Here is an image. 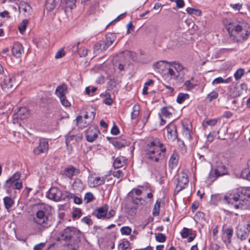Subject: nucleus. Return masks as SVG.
I'll return each instance as SVG.
<instances>
[{
	"mask_svg": "<svg viewBox=\"0 0 250 250\" xmlns=\"http://www.w3.org/2000/svg\"><path fill=\"white\" fill-rule=\"evenodd\" d=\"M121 232L122 234L129 235L131 232V229L129 227H123L121 229Z\"/></svg>",
	"mask_w": 250,
	"mask_h": 250,
	"instance_id": "nucleus-47",
	"label": "nucleus"
},
{
	"mask_svg": "<svg viewBox=\"0 0 250 250\" xmlns=\"http://www.w3.org/2000/svg\"><path fill=\"white\" fill-rule=\"evenodd\" d=\"M65 55L64 50L63 49L61 48L57 52L55 55L56 59H60L62 58Z\"/></svg>",
	"mask_w": 250,
	"mask_h": 250,
	"instance_id": "nucleus-55",
	"label": "nucleus"
},
{
	"mask_svg": "<svg viewBox=\"0 0 250 250\" xmlns=\"http://www.w3.org/2000/svg\"><path fill=\"white\" fill-rule=\"evenodd\" d=\"M94 53L96 55H100L102 53H104L108 48L104 41H100L97 42L94 46Z\"/></svg>",
	"mask_w": 250,
	"mask_h": 250,
	"instance_id": "nucleus-17",
	"label": "nucleus"
},
{
	"mask_svg": "<svg viewBox=\"0 0 250 250\" xmlns=\"http://www.w3.org/2000/svg\"><path fill=\"white\" fill-rule=\"evenodd\" d=\"M20 177L21 174L19 172L15 173L6 181L4 185V188L20 189L22 188V182L20 180Z\"/></svg>",
	"mask_w": 250,
	"mask_h": 250,
	"instance_id": "nucleus-9",
	"label": "nucleus"
},
{
	"mask_svg": "<svg viewBox=\"0 0 250 250\" xmlns=\"http://www.w3.org/2000/svg\"><path fill=\"white\" fill-rule=\"evenodd\" d=\"M223 196L220 194H214L211 196V200L213 202H214L215 203H216L217 202L223 200Z\"/></svg>",
	"mask_w": 250,
	"mask_h": 250,
	"instance_id": "nucleus-52",
	"label": "nucleus"
},
{
	"mask_svg": "<svg viewBox=\"0 0 250 250\" xmlns=\"http://www.w3.org/2000/svg\"><path fill=\"white\" fill-rule=\"evenodd\" d=\"M230 6L234 10H240L242 8V4L240 3H237L234 4H231Z\"/></svg>",
	"mask_w": 250,
	"mask_h": 250,
	"instance_id": "nucleus-62",
	"label": "nucleus"
},
{
	"mask_svg": "<svg viewBox=\"0 0 250 250\" xmlns=\"http://www.w3.org/2000/svg\"><path fill=\"white\" fill-rule=\"evenodd\" d=\"M3 203L5 208L7 210L9 209L14 203L13 199L9 197H5L3 198Z\"/></svg>",
	"mask_w": 250,
	"mask_h": 250,
	"instance_id": "nucleus-32",
	"label": "nucleus"
},
{
	"mask_svg": "<svg viewBox=\"0 0 250 250\" xmlns=\"http://www.w3.org/2000/svg\"><path fill=\"white\" fill-rule=\"evenodd\" d=\"M18 85L16 81L15 76L13 75H5L3 80L0 83L2 89L5 91L14 89Z\"/></svg>",
	"mask_w": 250,
	"mask_h": 250,
	"instance_id": "nucleus-6",
	"label": "nucleus"
},
{
	"mask_svg": "<svg viewBox=\"0 0 250 250\" xmlns=\"http://www.w3.org/2000/svg\"><path fill=\"white\" fill-rule=\"evenodd\" d=\"M220 120L219 119H206L202 122V125L204 129L207 128L208 126H215L217 122Z\"/></svg>",
	"mask_w": 250,
	"mask_h": 250,
	"instance_id": "nucleus-25",
	"label": "nucleus"
},
{
	"mask_svg": "<svg viewBox=\"0 0 250 250\" xmlns=\"http://www.w3.org/2000/svg\"><path fill=\"white\" fill-rule=\"evenodd\" d=\"M79 172V169L70 165L63 170L62 174L63 177L72 179L74 176L77 175Z\"/></svg>",
	"mask_w": 250,
	"mask_h": 250,
	"instance_id": "nucleus-15",
	"label": "nucleus"
},
{
	"mask_svg": "<svg viewBox=\"0 0 250 250\" xmlns=\"http://www.w3.org/2000/svg\"><path fill=\"white\" fill-rule=\"evenodd\" d=\"M189 97V96L188 94L183 93H179L177 98V102L179 104H182L186 100L188 99Z\"/></svg>",
	"mask_w": 250,
	"mask_h": 250,
	"instance_id": "nucleus-37",
	"label": "nucleus"
},
{
	"mask_svg": "<svg viewBox=\"0 0 250 250\" xmlns=\"http://www.w3.org/2000/svg\"><path fill=\"white\" fill-rule=\"evenodd\" d=\"M142 193V190L136 188H133L128 193V197L138 198L137 196Z\"/></svg>",
	"mask_w": 250,
	"mask_h": 250,
	"instance_id": "nucleus-34",
	"label": "nucleus"
},
{
	"mask_svg": "<svg viewBox=\"0 0 250 250\" xmlns=\"http://www.w3.org/2000/svg\"><path fill=\"white\" fill-rule=\"evenodd\" d=\"M103 232V230L101 228H98L97 227H94L93 230V233L94 234H97L98 236Z\"/></svg>",
	"mask_w": 250,
	"mask_h": 250,
	"instance_id": "nucleus-63",
	"label": "nucleus"
},
{
	"mask_svg": "<svg viewBox=\"0 0 250 250\" xmlns=\"http://www.w3.org/2000/svg\"><path fill=\"white\" fill-rule=\"evenodd\" d=\"M245 70L243 68L238 69L234 74V77L236 81L240 80L244 74Z\"/></svg>",
	"mask_w": 250,
	"mask_h": 250,
	"instance_id": "nucleus-42",
	"label": "nucleus"
},
{
	"mask_svg": "<svg viewBox=\"0 0 250 250\" xmlns=\"http://www.w3.org/2000/svg\"><path fill=\"white\" fill-rule=\"evenodd\" d=\"M167 75L169 76L170 78L177 80L180 74L177 73L173 68H169L167 72Z\"/></svg>",
	"mask_w": 250,
	"mask_h": 250,
	"instance_id": "nucleus-38",
	"label": "nucleus"
},
{
	"mask_svg": "<svg viewBox=\"0 0 250 250\" xmlns=\"http://www.w3.org/2000/svg\"><path fill=\"white\" fill-rule=\"evenodd\" d=\"M186 11L189 14H193L197 16L201 15V11L197 9L188 7L187 8Z\"/></svg>",
	"mask_w": 250,
	"mask_h": 250,
	"instance_id": "nucleus-41",
	"label": "nucleus"
},
{
	"mask_svg": "<svg viewBox=\"0 0 250 250\" xmlns=\"http://www.w3.org/2000/svg\"><path fill=\"white\" fill-rule=\"evenodd\" d=\"M184 85L188 90H190L194 88L197 85L190 83V80L186 81L184 83Z\"/></svg>",
	"mask_w": 250,
	"mask_h": 250,
	"instance_id": "nucleus-49",
	"label": "nucleus"
},
{
	"mask_svg": "<svg viewBox=\"0 0 250 250\" xmlns=\"http://www.w3.org/2000/svg\"><path fill=\"white\" fill-rule=\"evenodd\" d=\"M218 96V93L216 91H213L208 95L207 98L209 99V101H211L216 99Z\"/></svg>",
	"mask_w": 250,
	"mask_h": 250,
	"instance_id": "nucleus-48",
	"label": "nucleus"
},
{
	"mask_svg": "<svg viewBox=\"0 0 250 250\" xmlns=\"http://www.w3.org/2000/svg\"><path fill=\"white\" fill-rule=\"evenodd\" d=\"M250 224H248L247 225V229L248 230V232L246 231L244 229H240L237 232V237L240 239L241 240H245L247 238V237L249 236V232L250 230V228H249L250 227Z\"/></svg>",
	"mask_w": 250,
	"mask_h": 250,
	"instance_id": "nucleus-24",
	"label": "nucleus"
},
{
	"mask_svg": "<svg viewBox=\"0 0 250 250\" xmlns=\"http://www.w3.org/2000/svg\"><path fill=\"white\" fill-rule=\"evenodd\" d=\"M174 194H177L185 189L188 183V178L187 173L181 172L178 175Z\"/></svg>",
	"mask_w": 250,
	"mask_h": 250,
	"instance_id": "nucleus-8",
	"label": "nucleus"
},
{
	"mask_svg": "<svg viewBox=\"0 0 250 250\" xmlns=\"http://www.w3.org/2000/svg\"><path fill=\"white\" fill-rule=\"evenodd\" d=\"M173 111V109L169 106V107H164L161 109V113H160L162 117L164 116L165 118H170L172 114Z\"/></svg>",
	"mask_w": 250,
	"mask_h": 250,
	"instance_id": "nucleus-27",
	"label": "nucleus"
},
{
	"mask_svg": "<svg viewBox=\"0 0 250 250\" xmlns=\"http://www.w3.org/2000/svg\"><path fill=\"white\" fill-rule=\"evenodd\" d=\"M106 176L103 177L91 175L88 178V183L90 187H95L104 184Z\"/></svg>",
	"mask_w": 250,
	"mask_h": 250,
	"instance_id": "nucleus-11",
	"label": "nucleus"
},
{
	"mask_svg": "<svg viewBox=\"0 0 250 250\" xmlns=\"http://www.w3.org/2000/svg\"><path fill=\"white\" fill-rule=\"evenodd\" d=\"M45 246V243H41L38 244L36 245L34 248V250H42L43 249V248Z\"/></svg>",
	"mask_w": 250,
	"mask_h": 250,
	"instance_id": "nucleus-61",
	"label": "nucleus"
},
{
	"mask_svg": "<svg viewBox=\"0 0 250 250\" xmlns=\"http://www.w3.org/2000/svg\"><path fill=\"white\" fill-rule=\"evenodd\" d=\"M246 189L243 188L233 189L223 196V202L230 204L235 209H246L249 201L246 198Z\"/></svg>",
	"mask_w": 250,
	"mask_h": 250,
	"instance_id": "nucleus-1",
	"label": "nucleus"
},
{
	"mask_svg": "<svg viewBox=\"0 0 250 250\" xmlns=\"http://www.w3.org/2000/svg\"><path fill=\"white\" fill-rule=\"evenodd\" d=\"M160 203L157 201L153 208V214L154 216H157L159 214Z\"/></svg>",
	"mask_w": 250,
	"mask_h": 250,
	"instance_id": "nucleus-51",
	"label": "nucleus"
},
{
	"mask_svg": "<svg viewBox=\"0 0 250 250\" xmlns=\"http://www.w3.org/2000/svg\"><path fill=\"white\" fill-rule=\"evenodd\" d=\"M97 90V88L95 87H93L91 89H90V87H86L85 88V93L87 95L90 96L91 94H93Z\"/></svg>",
	"mask_w": 250,
	"mask_h": 250,
	"instance_id": "nucleus-57",
	"label": "nucleus"
},
{
	"mask_svg": "<svg viewBox=\"0 0 250 250\" xmlns=\"http://www.w3.org/2000/svg\"><path fill=\"white\" fill-rule=\"evenodd\" d=\"M233 232V229L231 228H228L225 230V233L227 235V237L229 242H230V239L232 236Z\"/></svg>",
	"mask_w": 250,
	"mask_h": 250,
	"instance_id": "nucleus-53",
	"label": "nucleus"
},
{
	"mask_svg": "<svg viewBox=\"0 0 250 250\" xmlns=\"http://www.w3.org/2000/svg\"><path fill=\"white\" fill-rule=\"evenodd\" d=\"M112 144L116 148L118 149L121 148L126 145V142L125 141H120L117 139L113 140Z\"/></svg>",
	"mask_w": 250,
	"mask_h": 250,
	"instance_id": "nucleus-35",
	"label": "nucleus"
},
{
	"mask_svg": "<svg viewBox=\"0 0 250 250\" xmlns=\"http://www.w3.org/2000/svg\"><path fill=\"white\" fill-rule=\"evenodd\" d=\"M178 159L179 156L177 153H173L171 156L169 161V166L171 169L175 168L177 166Z\"/></svg>",
	"mask_w": 250,
	"mask_h": 250,
	"instance_id": "nucleus-28",
	"label": "nucleus"
},
{
	"mask_svg": "<svg viewBox=\"0 0 250 250\" xmlns=\"http://www.w3.org/2000/svg\"><path fill=\"white\" fill-rule=\"evenodd\" d=\"M38 210L33 218L34 223L43 228L50 226L49 218L50 208L45 204H39L37 206Z\"/></svg>",
	"mask_w": 250,
	"mask_h": 250,
	"instance_id": "nucleus-5",
	"label": "nucleus"
},
{
	"mask_svg": "<svg viewBox=\"0 0 250 250\" xmlns=\"http://www.w3.org/2000/svg\"><path fill=\"white\" fill-rule=\"evenodd\" d=\"M12 52L15 57L19 58L23 52V48L20 42H16L13 44Z\"/></svg>",
	"mask_w": 250,
	"mask_h": 250,
	"instance_id": "nucleus-19",
	"label": "nucleus"
},
{
	"mask_svg": "<svg viewBox=\"0 0 250 250\" xmlns=\"http://www.w3.org/2000/svg\"><path fill=\"white\" fill-rule=\"evenodd\" d=\"M49 148L48 141L45 139H42L40 141L39 145L34 149V153L36 155H39L42 153L47 152Z\"/></svg>",
	"mask_w": 250,
	"mask_h": 250,
	"instance_id": "nucleus-12",
	"label": "nucleus"
},
{
	"mask_svg": "<svg viewBox=\"0 0 250 250\" xmlns=\"http://www.w3.org/2000/svg\"><path fill=\"white\" fill-rule=\"evenodd\" d=\"M231 41L239 46L242 44L250 34V26L245 22L233 24L228 28Z\"/></svg>",
	"mask_w": 250,
	"mask_h": 250,
	"instance_id": "nucleus-2",
	"label": "nucleus"
},
{
	"mask_svg": "<svg viewBox=\"0 0 250 250\" xmlns=\"http://www.w3.org/2000/svg\"><path fill=\"white\" fill-rule=\"evenodd\" d=\"M56 5V0H46L45 6L49 11H51L54 9Z\"/></svg>",
	"mask_w": 250,
	"mask_h": 250,
	"instance_id": "nucleus-36",
	"label": "nucleus"
},
{
	"mask_svg": "<svg viewBox=\"0 0 250 250\" xmlns=\"http://www.w3.org/2000/svg\"><path fill=\"white\" fill-rule=\"evenodd\" d=\"M65 143L67 148L71 149L72 148L71 145L76 143L75 142L74 135H72L70 133L68 134L66 136Z\"/></svg>",
	"mask_w": 250,
	"mask_h": 250,
	"instance_id": "nucleus-29",
	"label": "nucleus"
},
{
	"mask_svg": "<svg viewBox=\"0 0 250 250\" xmlns=\"http://www.w3.org/2000/svg\"><path fill=\"white\" fill-rule=\"evenodd\" d=\"M28 23L27 20H24L22 22L19 26V30L21 33H22L25 31L27 25Z\"/></svg>",
	"mask_w": 250,
	"mask_h": 250,
	"instance_id": "nucleus-45",
	"label": "nucleus"
},
{
	"mask_svg": "<svg viewBox=\"0 0 250 250\" xmlns=\"http://www.w3.org/2000/svg\"><path fill=\"white\" fill-rule=\"evenodd\" d=\"M108 207L107 205L101 207L97 208L95 212V215L98 219H104L106 218V212L108 211Z\"/></svg>",
	"mask_w": 250,
	"mask_h": 250,
	"instance_id": "nucleus-18",
	"label": "nucleus"
},
{
	"mask_svg": "<svg viewBox=\"0 0 250 250\" xmlns=\"http://www.w3.org/2000/svg\"><path fill=\"white\" fill-rule=\"evenodd\" d=\"M241 176L250 181V166L248 168H245L242 170Z\"/></svg>",
	"mask_w": 250,
	"mask_h": 250,
	"instance_id": "nucleus-40",
	"label": "nucleus"
},
{
	"mask_svg": "<svg viewBox=\"0 0 250 250\" xmlns=\"http://www.w3.org/2000/svg\"><path fill=\"white\" fill-rule=\"evenodd\" d=\"M29 112L28 109L24 107H21L19 109L15 117H16L18 119L24 120L27 118L29 116Z\"/></svg>",
	"mask_w": 250,
	"mask_h": 250,
	"instance_id": "nucleus-20",
	"label": "nucleus"
},
{
	"mask_svg": "<svg viewBox=\"0 0 250 250\" xmlns=\"http://www.w3.org/2000/svg\"><path fill=\"white\" fill-rule=\"evenodd\" d=\"M155 239L160 243H164L166 240V237L164 234L159 233L156 236Z\"/></svg>",
	"mask_w": 250,
	"mask_h": 250,
	"instance_id": "nucleus-46",
	"label": "nucleus"
},
{
	"mask_svg": "<svg viewBox=\"0 0 250 250\" xmlns=\"http://www.w3.org/2000/svg\"><path fill=\"white\" fill-rule=\"evenodd\" d=\"M164 63H166L168 64L169 62H167L166 61H158L153 64V67L154 68L159 69L161 67L162 64Z\"/></svg>",
	"mask_w": 250,
	"mask_h": 250,
	"instance_id": "nucleus-60",
	"label": "nucleus"
},
{
	"mask_svg": "<svg viewBox=\"0 0 250 250\" xmlns=\"http://www.w3.org/2000/svg\"><path fill=\"white\" fill-rule=\"evenodd\" d=\"M194 231H193L191 229L184 228L182 232H181V234L183 238H186Z\"/></svg>",
	"mask_w": 250,
	"mask_h": 250,
	"instance_id": "nucleus-39",
	"label": "nucleus"
},
{
	"mask_svg": "<svg viewBox=\"0 0 250 250\" xmlns=\"http://www.w3.org/2000/svg\"><path fill=\"white\" fill-rule=\"evenodd\" d=\"M90 122V121H85V120L83 119V117L82 116L79 115L77 117V125L79 126V127L81 128H83L89 125Z\"/></svg>",
	"mask_w": 250,
	"mask_h": 250,
	"instance_id": "nucleus-26",
	"label": "nucleus"
},
{
	"mask_svg": "<svg viewBox=\"0 0 250 250\" xmlns=\"http://www.w3.org/2000/svg\"><path fill=\"white\" fill-rule=\"evenodd\" d=\"M112 175L114 177L118 178H122L124 176V173L121 170L113 171Z\"/></svg>",
	"mask_w": 250,
	"mask_h": 250,
	"instance_id": "nucleus-56",
	"label": "nucleus"
},
{
	"mask_svg": "<svg viewBox=\"0 0 250 250\" xmlns=\"http://www.w3.org/2000/svg\"><path fill=\"white\" fill-rule=\"evenodd\" d=\"M142 201L144 202L141 198H131L130 200L127 201L125 205V208L129 214L134 216L136 213L139 206L142 204Z\"/></svg>",
	"mask_w": 250,
	"mask_h": 250,
	"instance_id": "nucleus-7",
	"label": "nucleus"
},
{
	"mask_svg": "<svg viewBox=\"0 0 250 250\" xmlns=\"http://www.w3.org/2000/svg\"><path fill=\"white\" fill-rule=\"evenodd\" d=\"M131 112V119L134 120L137 118L140 114V107L139 104H135L132 109Z\"/></svg>",
	"mask_w": 250,
	"mask_h": 250,
	"instance_id": "nucleus-33",
	"label": "nucleus"
},
{
	"mask_svg": "<svg viewBox=\"0 0 250 250\" xmlns=\"http://www.w3.org/2000/svg\"><path fill=\"white\" fill-rule=\"evenodd\" d=\"M94 199V196L93 194L90 192H88L85 194L84 197V201L86 203H89L91 202Z\"/></svg>",
	"mask_w": 250,
	"mask_h": 250,
	"instance_id": "nucleus-43",
	"label": "nucleus"
},
{
	"mask_svg": "<svg viewBox=\"0 0 250 250\" xmlns=\"http://www.w3.org/2000/svg\"><path fill=\"white\" fill-rule=\"evenodd\" d=\"M167 136L168 139L174 141L178 137L177 127L175 125L171 123L166 126Z\"/></svg>",
	"mask_w": 250,
	"mask_h": 250,
	"instance_id": "nucleus-14",
	"label": "nucleus"
},
{
	"mask_svg": "<svg viewBox=\"0 0 250 250\" xmlns=\"http://www.w3.org/2000/svg\"><path fill=\"white\" fill-rule=\"evenodd\" d=\"M166 151L163 143L156 138L147 144L146 157L151 162L158 163L164 159Z\"/></svg>",
	"mask_w": 250,
	"mask_h": 250,
	"instance_id": "nucleus-3",
	"label": "nucleus"
},
{
	"mask_svg": "<svg viewBox=\"0 0 250 250\" xmlns=\"http://www.w3.org/2000/svg\"><path fill=\"white\" fill-rule=\"evenodd\" d=\"M67 93V87L66 84H62L59 85L56 89L55 93L60 98L65 96Z\"/></svg>",
	"mask_w": 250,
	"mask_h": 250,
	"instance_id": "nucleus-21",
	"label": "nucleus"
},
{
	"mask_svg": "<svg viewBox=\"0 0 250 250\" xmlns=\"http://www.w3.org/2000/svg\"><path fill=\"white\" fill-rule=\"evenodd\" d=\"M80 231L77 228L67 227L59 233V239L66 242H73L74 245H68L66 250H77L78 246L76 244L80 241Z\"/></svg>",
	"mask_w": 250,
	"mask_h": 250,
	"instance_id": "nucleus-4",
	"label": "nucleus"
},
{
	"mask_svg": "<svg viewBox=\"0 0 250 250\" xmlns=\"http://www.w3.org/2000/svg\"><path fill=\"white\" fill-rule=\"evenodd\" d=\"M105 96L106 98L104 100V103L107 105H111L113 103V101L112 99L110 97V94L106 93Z\"/></svg>",
	"mask_w": 250,
	"mask_h": 250,
	"instance_id": "nucleus-58",
	"label": "nucleus"
},
{
	"mask_svg": "<svg viewBox=\"0 0 250 250\" xmlns=\"http://www.w3.org/2000/svg\"><path fill=\"white\" fill-rule=\"evenodd\" d=\"M115 215V211L113 209H110L108 212H106L105 219H109Z\"/></svg>",
	"mask_w": 250,
	"mask_h": 250,
	"instance_id": "nucleus-59",
	"label": "nucleus"
},
{
	"mask_svg": "<svg viewBox=\"0 0 250 250\" xmlns=\"http://www.w3.org/2000/svg\"><path fill=\"white\" fill-rule=\"evenodd\" d=\"M76 0H61V3L62 5L65 6L66 8H69L70 9L75 7Z\"/></svg>",
	"mask_w": 250,
	"mask_h": 250,
	"instance_id": "nucleus-30",
	"label": "nucleus"
},
{
	"mask_svg": "<svg viewBox=\"0 0 250 250\" xmlns=\"http://www.w3.org/2000/svg\"><path fill=\"white\" fill-rule=\"evenodd\" d=\"M183 135L187 139H190V130L188 126H186L185 125H183Z\"/></svg>",
	"mask_w": 250,
	"mask_h": 250,
	"instance_id": "nucleus-44",
	"label": "nucleus"
},
{
	"mask_svg": "<svg viewBox=\"0 0 250 250\" xmlns=\"http://www.w3.org/2000/svg\"><path fill=\"white\" fill-rule=\"evenodd\" d=\"M105 40L104 41L107 48L109 47H114L117 43L116 41V36L115 34L111 33H108L105 35Z\"/></svg>",
	"mask_w": 250,
	"mask_h": 250,
	"instance_id": "nucleus-16",
	"label": "nucleus"
},
{
	"mask_svg": "<svg viewBox=\"0 0 250 250\" xmlns=\"http://www.w3.org/2000/svg\"><path fill=\"white\" fill-rule=\"evenodd\" d=\"M46 197L54 201L58 202L64 200L62 191L56 187L51 188L46 194Z\"/></svg>",
	"mask_w": 250,
	"mask_h": 250,
	"instance_id": "nucleus-10",
	"label": "nucleus"
},
{
	"mask_svg": "<svg viewBox=\"0 0 250 250\" xmlns=\"http://www.w3.org/2000/svg\"><path fill=\"white\" fill-rule=\"evenodd\" d=\"M168 64H169L171 66H172L175 71L177 73L180 74V72L182 70L186 69L181 64H180L178 62L173 61L171 62H169Z\"/></svg>",
	"mask_w": 250,
	"mask_h": 250,
	"instance_id": "nucleus-31",
	"label": "nucleus"
},
{
	"mask_svg": "<svg viewBox=\"0 0 250 250\" xmlns=\"http://www.w3.org/2000/svg\"><path fill=\"white\" fill-rule=\"evenodd\" d=\"M127 159L123 156H119L116 158L113 163V166L115 168L121 167L126 164Z\"/></svg>",
	"mask_w": 250,
	"mask_h": 250,
	"instance_id": "nucleus-22",
	"label": "nucleus"
},
{
	"mask_svg": "<svg viewBox=\"0 0 250 250\" xmlns=\"http://www.w3.org/2000/svg\"><path fill=\"white\" fill-rule=\"evenodd\" d=\"M129 246V243L128 241H125L120 243L119 245V249L122 250H126Z\"/></svg>",
	"mask_w": 250,
	"mask_h": 250,
	"instance_id": "nucleus-50",
	"label": "nucleus"
},
{
	"mask_svg": "<svg viewBox=\"0 0 250 250\" xmlns=\"http://www.w3.org/2000/svg\"><path fill=\"white\" fill-rule=\"evenodd\" d=\"M19 10L26 16L29 15L32 11V8L26 2H21L19 7Z\"/></svg>",
	"mask_w": 250,
	"mask_h": 250,
	"instance_id": "nucleus-23",
	"label": "nucleus"
},
{
	"mask_svg": "<svg viewBox=\"0 0 250 250\" xmlns=\"http://www.w3.org/2000/svg\"><path fill=\"white\" fill-rule=\"evenodd\" d=\"M224 83V79L222 77H218L212 81V84H219Z\"/></svg>",
	"mask_w": 250,
	"mask_h": 250,
	"instance_id": "nucleus-64",
	"label": "nucleus"
},
{
	"mask_svg": "<svg viewBox=\"0 0 250 250\" xmlns=\"http://www.w3.org/2000/svg\"><path fill=\"white\" fill-rule=\"evenodd\" d=\"M99 132L97 127L90 126L86 133V140L89 142H93L97 138V135Z\"/></svg>",
	"mask_w": 250,
	"mask_h": 250,
	"instance_id": "nucleus-13",
	"label": "nucleus"
},
{
	"mask_svg": "<svg viewBox=\"0 0 250 250\" xmlns=\"http://www.w3.org/2000/svg\"><path fill=\"white\" fill-rule=\"evenodd\" d=\"M62 104L65 107H69L71 105L69 102L66 99V97L64 96L60 98Z\"/></svg>",
	"mask_w": 250,
	"mask_h": 250,
	"instance_id": "nucleus-54",
	"label": "nucleus"
}]
</instances>
